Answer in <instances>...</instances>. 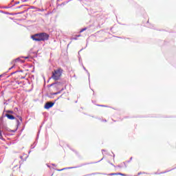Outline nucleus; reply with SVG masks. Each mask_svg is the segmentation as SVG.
<instances>
[{
	"instance_id": "1",
	"label": "nucleus",
	"mask_w": 176,
	"mask_h": 176,
	"mask_svg": "<svg viewBox=\"0 0 176 176\" xmlns=\"http://www.w3.org/2000/svg\"><path fill=\"white\" fill-rule=\"evenodd\" d=\"M49 34L45 32L35 34L32 36V39L36 42H45L49 41Z\"/></svg>"
},
{
	"instance_id": "2",
	"label": "nucleus",
	"mask_w": 176,
	"mask_h": 176,
	"mask_svg": "<svg viewBox=\"0 0 176 176\" xmlns=\"http://www.w3.org/2000/svg\"><path fill=\"white\" fill-rule=\"evenodd\" d=\"M63 70L61 68H58L57 69H54L52 72V78L54 79V80H58L61 76L63 75Z\"/></svg>"
},
{
	"instance_id": "3",
	"label": "nucleus",
	"mask_w": 176,
	"mask_h": 176,
	"mask_svg": "<svg viewBox=\"0 0 176 176\" xmlns=\"http://www.w3.org/2000/svg\"><path fill=\"white\" fill-rule=\"evenodd\" d=\"M53 105H54V102H47V103H45L44 108L45 109H50V108H52Z\"/></svg>"
},
{
	"instance_id": "4",
	"label": "nucleus",
	"mask_w": 176,
	"mask_h": 176,
	"mask_svg": "<svg viewBox=\"0 0 176 176\" xmlns=\"http://www.w3.org/2000/svg\"><path fill=\"white\" fill-rule=\"evenodd\" d=\"M6 118H8V119H10V120H14V119H17L16 118V117H14V116L10 115V114H6Z\"/></svg>"
},
{
	"instance_id": "5",
	"label": "nucleus",
	"mask_w": 176,
	"mask_h": 176,
	"mask_svg": "<svg viewBox=\"0 0 176 176\" xmlns=\"http://www.w3.org/2000/svg\"><path fill=\"white\" fill-rule=\"evenodd\" d=\"M55 87H56V89H58V90H63V84H61L60 82L56 83Z\"/></svg>"
},
{
	"instance_id": "6",
	"label": "nucleus",
	"mask_w": 176,
	"mask_h": 176,
	"mask_svg": "<svg viewBox=\"0 0 176 176\" xmlns=\"http://www.w3.org/2000/svg\"><path fill=\"white\" fill-rule=\"evenodd\" d=\"M19 61H21L20 58H17L14 59V60H12V64H14V65L12 67H11L9 69H12V68H14L15 63H19Z\"/></svg>"
},
{
	"instance_id": "7",
	"label": "nucleus",
	"mask_w": 176,
	"mask_h": 176,
	"mask_svg": "<svg viewBox=\"0 0 176 176\" xmlns=\"http://www.w3.org/2000/svg\"><path fill=\"white\" fill-rule=\"evenodd\" d=\"M109 175H122V176H124V174L121 173H110Z\"/></svg>"
},
{
	"instance_id": "8",
	"label": "nucleus",
	"mask_w": 176,
	"mask_h": 176,
	"mask_svg": "<svg viewBox=\"0 0 176 176\" xmlns=\"http://www.w3.org/2000/svg\"><path fill=\"white\" fill-rule=\"evenodd\" d=\"M0 140H3V136L2 135V131L0 129Z\"/></svg>"
},
{
	"instance_id": "9",
	"label": "nucleus",
	"mask_w": 176,
	"mask_h": 176,
	"mask_svg": "<svg viewBox=\"0 0 176 176\" xmlns=\"http://www.w3.org/2000/svg\"><path fill=\"white\" fill-rule=\"evenodd\" d=\"M86 30H87V28H82V29L80 31V33L83 32V31H86Z\"/></svg>"
},
{
	"instance_id": "10",
	"label": "nucleus",
	"mask_w": 176,
	"mask_h": 176,
	"mask_svg": "<svg viewBox=\"0 0 176 176\" xmlns=\"http://www.w3.org/2000/svg\"><path fill=\"white\" fill-rule=\"evenodd\" d=\"M80 36H81V35H80V34H79V35H76V37H75V38H74V39L75 41H76L77 38H79V37H80Z\"/></svg>"
},
{
	"instance_id": "11",
	"label": "nucleus",
	"mask_w": 176,
	"mask_h": 176,
	"mask_svg": "<svg viewBox=\"0 0 176 176\" xmlns=\"http://www.w3.org/2000/svg\"><path fill=\"white\" fill-rule=\"evenodd\" d=\"M16 118H18V119H19V120H21H21H23V118H21V117H20L19 116H17Z\"/></svg>"
},
{
	"instance_id": "12",
	"label": "nucleus",
	"mask_w": 176,
	"mask_h": 176,
	"mask_svg": "<svg viewBox=\"0 0 176 176\" xmlns=\"http://www.w3.org/2000/svg\"><path fill=\"white\" fill-rule=\"evenodd\" d=\"M7 112H8V113H13V111H8Z\"/></svg>"
},
{
	"instance_id": "13",
	"label": "nucleus",
	"mask_w": 176,
	"mask_h": 176,
	"mask_svg": "<svg viewBox=\"0 0 176 176\" xmlns=\"http://www.w3.org/2000/svg\"><path fill=\"white\" fill-rule=\"evenodd\" d=\"M3 76V74L0 75V78H2Z\"/></svg>"
},
{
	"instance_id": "14",
	"label": "nucleus",
	"mask_w": 176,
	"mask_h": 176,
	"mask_svg": "<svg viewBox=\"0 0 176 176\" xmlns=\"http://www.w3.org/2000/svg\"><path fill=\"white\" fill-rule=\"evenodd\" d=\"M25 58L27 59V58H29V57L28 56H25Z\"/></svg>"
},
{
	"instance_id": "15",
	"label": "nucleus",
	"mask_w": 176,
	"mask_h": 176,
	"mask_svg": "<svg viewBox=\"0 0 176 176\" xmlns=\"http://www.w3.org/2000/svg\"><path fill=\"white\" fill-rule=\"evenodd\" d=\"M20 159L23 160V156H21V157H20Z\"/></svg>"
},
{
	"instance_id": "16",
	"label": "nucleus",
	"mask_w": 176,
	"mask_h": 176,
	"mask_svg": "<svg viewBox=\"0 0 176 176\" xmlns=\"http://www.w3.org/2000/svg\"><path fill=\"white\" fill-rule=\"evenodd\" d=\"M54 94H58V93H55Z\"/></svg>"
}]
</instances>
